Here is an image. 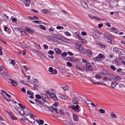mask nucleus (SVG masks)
I'll list each match as a JSON object with an SVG mask.
<instances>
[{
  "label": "nucleus",
  "instance_id": "obj_51",
  "mask_svg": "<svg viewBox=\"0 0 125 125\" xmlns=\"http://www.w3.org/2000/svg\"><path fill=\"white\" fill-rule=\"evenodd\" d=\"M102 73L103 75H109L110 74L109 73H107L105 71L102 72Z\"/></svg>",
  "mask_w": 125,
  "mask_h": 125
},
{
  "label": "nucleus",
  "instance_id": "obj_33",
  "mask_svg": "<svg viewBox=\"0 0 125 125\" xmlns=\"http://www.w3.org/2000/svg\"><path fill=\"white\" fill-rule=\"evenodd\" d=\"M95 77L97 79H99L101 78V76L99 74H96L95 75Z\"/></svg>",
  "mask_w": 125,
  "mask_h": 125
},
{
  "label": "nucleus",
  "instance_id": "obj_42",
  "mask_svg": "<svg viewBox=\"0 0 125 125\" xmlns=\"http://www.w3.org/2000/svg\"><path fill=\"white\" fill-rule=\"evenodd\" d=\"M56 28L58 30H63V27L61 26H57L56 27Z\"/></svg>",
  "mask_w": 125,
  "mask_h": 125
},
{
  "label": "nucleus",
  "instance_id": "obj_26",
  "mask_svg": "<svg viewBox=\"0 0 125 125\" xmlns=\"http://www.w3.org/2000/svg\"><path fill=\"white\" fill-rule=\"evenodd\" d=\"M61 40L62 41L67 43H68L69 41L67 39L65 38H64L63 37H62Z\"/></svg>",
  "mask_w": 125,
  "mask_h": 125
},
{
  "label": "nucleus",
  "instance_id": "obj_30",
  "mask_svg": "<svg viewBox=\"0 0 125 125\" xmlns=\"http://www.w3.org/2000/svg\"><path fill=\"white\" fill-rule=\"evenodd\" d=\"M110 115L113 118H115L117 117L116 115L112 113H111Z\"/></svg>",
  "mask_w": 125,
  "mask_h": 125
},
{
  "label": "nucleus",
  "instance_id": "obj_23",
  "mask_svg": "<svg viewBox=\"0 0 125 125\" xmlns=\"http://www.w3.org/2000/svg\"><path fill=\"white\" fill-rule=\"evenodd\" d=\"M34 116L31 117L28 121L32 123H34L35 122V120L34 118Z\"/></svg>",
  "mask_w": 125,
  "mask_h": 125
},
{
  "label": "nucleus",
  "instance_id": "obj_55",
  "mask_svg": "<svg viewBox=\"0 0 125 125\" xmlns=\"http://www.w3.org/2000/svg\"><path fill=\"white\" fill-rule=\"evenodd\" d=\"M111 68L113 71L115 70L116 68L115 67L114 65H112L110 66Z\"/></svg>",
  "mask_w": 125,
  "mask_h": 125
},
{
  "label": "nucleus",
  "instance_id": "obj_48",
  "mask_svg": "<svg viewBox=\"0 0 125 125\" xmlns=\"http://www.w3.org/2000/svg\"><path fill=\"white\" fill-rule=\"evenodd\" d=\"M67 55V53L66 52H63L61 54V56L62 57L66 56Z\"/></svg>",
  "mask_w": 125,
  "mask_h": 125
},
{
  "label": "nucleus",
  "instance_id": "obj_35",
  "mask_svg": "<svg viewBox=\"0 0 125 125\" xmlns=\"http://www.w3.org/2000/svg\"><path fill=\"white\" fill-rule=\"evenodd\" d=\"M58 114H60L61 115H64L65 114L63 112V110L62 109L60 110L59 111V112L58 113Z\"/></svg>",
  "mask_w": 125,
  "mask_h": 125
},
{
  "label": "nucleus",
  "instance_id": "obj_32",
  "mask_svg": "<svg viewBox=\"0 0 125 125\" xmlns=\"http://www.w3.org/2000/svg\"><path fill=\"white\" fill-rule=\"evenodd\" d=\"M18 105L20 106L21 108L22 109H25L26 108L25 107V106L23 105H22L21 104L19 103L18 104Z\"/></svg>",
  "mask_w": 125,
  "mask_h": 125
},
{
  "label": "nucleus",
  "instance_id": "obj_29",
  "mask_svg": "<svg viewBox=\"0 0 125 125\" xmlns=\"http://www.w3.org/2000/svg\"><path fill=\"white\" fill-rule=\"evenodd\" d=\"M93 59L94 60V61H99L102 60V59L100 57H98L94 58Z\"/></svg>",
  "mask_w": 125,
  "mask_h": 125
},
{
  "label": "nucleus",
  "instance_id": "obj_15",
  "mask_svg": "<svg viewBox=\"0 0 125 125\" xmlns=\"http://www.w3.org/2000/svg\"><path fill=\"white\" fill-rule=\"evenodd\" d=\"M80 2L82 6H83L84 8H86L87 7V5L83 0H81L80 1Z\"/></svg>",
  "mask_w": 125,
  "mask_h": 125
},
{
  "label": "nucleus",
  "instance_id": "obj_50",
  "mask_svg": "<svg viewBox=\"0 0 125 125\" xmlns=\"http://www.w3.org/2000/svg\"><path fill=\"white\" fill-rule=\"evenodd\" d=\"M39 27L41 29H42L43 30H46V28L45 27L43 26L42 25H40Z\"/></svg>",
  "mask_w": 125,
  "mask_h": 125
},
{
  "label": "nucleus",
  "instance_id": "obj_28",
  "mask_svg": "<svg viewBox=\"0 0 125 125\" xmlns=\"http://www.w3.org/2000/svg\"><path fill=\"white\" fill-rule=\"evenodd\" d=\"M73 119L74 120L76 121H78V117L76 115H73Z\"/></svg>",
  "mask_w": 125,
  "mask_h": 125
},
{
  "label": "nucleus",
  "instance_id": "obj_39",
  "mask_svg": "<svg viewBox=\"0 0 125 125\" xmlns=\"http://www.w3.org/2000/svg\"><path fill=\"white\" fill-rule=\"evenodd\" d=\"M39 82L38 80V79H33V83L37 84Z\"/></svg>",
  "mask_w": 125,
  "mask_h": 125
},
{
  "label": "nucleus",
  "instance_id": "obj_24",
  "mask_svg": "<svg viewBox=\"0 0 125 125\" xmlns=\"http://www.w3.org/2000/svg\"><path fill=\"white\" fill-rule=\"evenodd\" d=\"M54 51L55 52L59 54H61L62 53V52L60 51V50L58 48H55L54 49Z\"/></svg>",
  "mask_w": 125,
  "mask_h": 125
},
{
  "label": "nucleus",
  "instance_id": "obj_7",
  "mask_svg": "<svg viewBox=\"0 0 125 125\" xmlns=\"http://www.w3.org/2000/svg\"><path fill=\"white\" fill-rule=\"evenodd\" d=\"M24 116L27 120L28 121L32 117H34V115L32 114L31 115L26 114L25 115H24Z\"/></svg>",
  "mask_w": 125,
  "mask_h": 125
},
{
  "label": "nucleus",
  "instance_id": "obj_25",
  "mask_svg": "<svg viewBox=\"0 0 125 125\" xmlns=\"http://www.w3.org/2000/svg\"><path fill=\"white\" fill-rule=\"evenodd\" d=\"M25 110L26 112L28 113L26 114L32 115V112L26 108Z\"/></svg>",
  "mask_w": 125,
  "mask_h": 125
},
{
  "label": "nucleus",
  "instance_id": "obj_59",
  "mask_svg": "<svg viewBox=\"0 0 125 125\" xmlns=\"http://www.w3.org/2000/svg\"><path fill=\"white\" fill-rule=\"evenodd\" d=\"M67 64L68 66L69 67H71L72 66V63L70 62H68L67 63Z\"/></svg>",
  "mask_w": 125,
  "mask_h": 125
},
{
  "label": "nucleus",
  "instance_id": "obj_44",
  "mask_svg": "<svg viewBox=\"0 0 125 125\" xmlns=\"http://www.w3.org/2000/svg\"><path fill=\"white\" fill-rule=\"evenodd\" d=\"M75 34L76 36H77L78 39L80 40V39H81V37L76 32H75Z\"/></svg>",
  "mask_w": 125,
  "mask_h": 125
},
{
  "label": "nucleus",
  "instance_id": "obj_6",
  "mask_svg": "<svg viewBox=\"0 0 125 125\" xmlns=\"http://www.w3.org/2000/svg\"><path fill=\"white\" fill-rule=\"evenodd\" d=\"M83 45L82 44V42L79 41H77L75 43V48L76 49H78L80 47L82 46Z\"/></svg>",
  "mask_w": 125,
  "mask_h": 125
},
{
  "label": "nucleus",
  "instance_id": "obj_2",
  "mask_svg": "<svg viewBox=\"0 0 125 125\" xmlns=\"http://www.w3.org/2000/svg\"><path fill=\"white\" fill-rule=\"evenodd\" d=\"M3 70V68L2 67L0 66V74L4 77H5L6 76L9 77V75L7 73L6 71H3V73L1 72Z\"/></svg>",
  "mask_w": 125,
  "mask_h": 125
},
{
  "label": "nucleus",
  "instance_id": "obj_53",
  "mask_svg": "<svg viewBox=\"0 0 125 125\" xmlns=\"http://www.w3.org/2000/svg\"><path fill=\"white\" fill-rule=\"evenodd\" d=\"M64 34L65 35L68 36H70L71 35V34L67 31L65 32Z\"/></svg>",
  "mask_w": 125,
  "mask_h": 125
},
{
  "label": "nucleus",
  "instance_id": "obj_11",
  "mask_svg": "<svg viewBox=\"0 0 125 125\" xmlns=\"http://www.w3.org/2000/svg\"><path fill=\"white\" fill-rule=\"evenodd\" d=\"M77 49L81 52L83 53H84L85 50V49L82 46L80 47L78 49Z\"/></svg>",
  "mask_w": 125,
  "mask_h": 125
},
{
  "label": "nucleus",
  "instance_id": "obj_14",
  "mask_svg": "<svg viewBox=\"0 0 125 125\" xmlns=\"http://www.w3.org/2000/svg\"><path fill=\"white\" fill-rule=\"evenodd\" d=\"M118 84V83L115 82H112L111 83V87L114 88Z\"/></svg>",
  "mask_w": 125,
  "mask_h": 125
},
{
  "label": "nucleus",
  "instance_id": "obj_46",
  "mask_svg": "<svg viewBox=\"0 0 125 125\" xmlns=\"http://www.w3.org/2000/svg\"><path fill=\"white\" fill-rule=\"evenodd\" d=\"M121 79V78L119 76H116L115 80V81H120Z\"/></svg>",
  "mask_w": 125,
  "mask_h": 125
},
{
  "label": "nucleus",
  "instance_id": "obj_58",
  "mask_svg": "<svg viewBox=\"0 0 125 125\" xmlns=\"http://www.w3.org/2000/svg\"><path fill=\"white\" fill-rule=\"evenodd\" d=\"M42 12L44 13L45 14L48 13V11L45 9H44L43 10Z\"/></svg>",
  "mask_w": 125,
  "mask_h": 125
},
{
  "label": "nucleus",
  "instance_id": "obj_10",
  "mask_svg": "<svg viewBox=\"0 0 125 125\" xmlns=\"http://www.w3.org/2000/svg\"><path fill=\"white\" fill-rule=\"evenodd\" d=\"M50 96L51 98L52 99L56 101L58 100V99L56 96L54 94L51 93Z\"/></svg>",
  "mask_w": 125,
  "mask_h": 125
},
{
  "label": "nucleus",
  "instance_id": "obj_5",
  "mask_svg": "<svg viewBox=\"0 0 125 125\" xmlns=\"http://www.w3.org/2000/svg\"><path fill=\"white\" fill-rule=\"evenodd\" d=\"M49 71L51 72L52 74H56L57 73V71L55 69H53L52 67H50L49 68Z\"/></svg>",
  "mask_w": 125,
  "mask_h": 125
},
{
  "label": "nucleus",
  "instance_id": "obj_61",
  "mask_svg": "<svg viewBox=\"0 0 125 125\" xmlns=\"http://www.w3.org/2000/svg\"><path fill=\"white\" fill-rule=\"evenodd\" d=\"M47 96L45 95L44 94H42L41 95V98H47Z\"/></svg>",
  "mask_w": 125,
  "mask_h": 125
},
{
  "label": "nucleus",
  "instance_id": "obj_64",
  "mask_svg": "<svg viewBox=\"0 0 125 125\" xmlns=\"http://www.w3.org/2000/svg\"><path fill=\"white\" fill-rule=\"evenodd\" d=\"M70 60L72 62H74L75 61V59L74 58H70Z\"/></svg>",
  "mask_w": 125,
  "mask_h": 125
},
{
  "label": "nucleus",
  "instance_id": "obj_57",
  "mask_svg": "<svg viewBox=\"0 0 125 125\" xmlns=\"http://www.w3.org/2000/svg\"><path fill=\"white\" fill-rule=\"evenodd\" d=\"M119 87L120 88H122L123 87H124L125 86L123 84L120 83L119 85Z\"/></svg>",
  "mask_w": 125,
  "mask_h": 125
},
{
  "label": "nucleus",
  "instance_id": "obj_31",
  "mask_svg": "<svg viewBox=\"0 0 125 125\" xmlns=\"http://www.w3.org/2000/svg\"><path fill=\"white\" fill-rule=\"evenodd\" d=\"M98 57L101 58H102L103 59H104L105 58L104 56L102 54L99 53L98 55Z\"/></svg>",
  "mask_w": 125,
  "mask_h": 125
},
{
  "label": "nucleus",
  "instance_id": "obj_45",
  "mask_svg": "<svg viewBox=\"0 0 125 125\" xmlns=\"http://www.w3.org/2000/svg\"><path fill=\"white\" fill-rule=\"evenodd\" d=\"M80 40H81L82 41V42L84 44L86 43L87 42V41L86 40L84 39H82V38L81 39H80Z\"/></svg>",
  "mask_w": 125,
  "mask_h": 125
},
{
  "label": "nucleus",
  "instance_id": "obj_21",
  "mask_svg": "<svg viewBox=\"0 0 125 125\" xmlns=\"http://www.w3.org/2000/svg\"><path fill=\"white\" fill-rule=\"evenodd\" d=\"M53 35H55L57 40H61L62 36L58 34H53Z\"/></svg>",
  "mask_w": 125,
  "mask_h": 125
},
{
  "label": "nucleus",
  "instance_id": "obj_36",
  "mask_svg": "<svg viewBox=\"0 0 125 125\" xmlns=\"http://www.w3.org/2000/svg\"><path fill=\"white\" fill-rule=\"evenodd\" d=\"M11 83L12 85L14 86H16L17 85V83L14 80L13 82H11Z\"/></svg>",
  "mask_w": 125,
  "mask_h": 125
},
{
  "label": "nucleus",
  "instance_id": "obj_34",
  "mask_svg": "<svg viewBox=\"0 0 125 125\" xmlns=\"http://www.w3.org/2000/svg\"><path fill=\"white\" fill-rule=\"evenodd\" d=\"M38 56L41 57V58H43L44 57V55L41 52H40Z\"/></svg>",
  "mask_w": 125,
  "mask_h": 125
},
{
  "label": "nucleus",
  "instance_id": "obj_56",
  "mask_svg": "<svg viewBox=\"0 0 125 125\" xmlns=\"http://www.w3.org/2000/svg\"><path fill=\"white\" fill-rule=\"evenodd\" d=\"M15 61L13 60H12L10 62V63L13 65L15 64Z\"/></svg>",
  "mask_w": 125,
  "mask_h": 125
},
{
  "label": "nucleus",
  "instance_id": "obj_43",
  "mask_svg": "<svg viewBox=\"0 0 125 125\" xmlns=\"http://www.w3.org/2000/svg\"><path fill=\"white\" fill-rule=\"evenodd\" d=\"M33 87L36 90H38L39 89V87L36 85H33Z\"/></svg>",
  "mask_w": 125,
  "mask_h": 125
},
{
  "label": "nucleus",
  "instance_id": "obj_22",
  "mask_svg": "<svg viewBox=\"0 0 125 125\" xmlns=\"http://www.w3.org/2000/svg\"><path fill=\"white\" fill-rule=\"evenodd\" d=\"M35 103L38 104V105H42V103L41 101L38 100V99H36L35 100Z\"/></svg>",
  "mask_w": 125,
  "mask_h": 125
},
{
  "label": "nucleus",
  "instance_id": "obj_40",
  "mask_svg": "<svg viewBox=\"0 0 125 125\" xmlns=\"http://www.w3.org/2000/svg\"><path fill=\"white\" fill-rule=\"evenodd\" d=\"M69 87V86L66 85L65 87H62L61 88L64 91H66L68 89Z\"/></svg>",
  "mask_w": 125,
  "mask_h": 125
},
{
  "label": "nucleus",
  "instance_id": "obj_1",
  "mask_svg": "<svg viewBox=\"0 0 125 125\" xmlns=\"http://www.w3.org/2000/svg\"><path fill=\"white\" fill-rule=\"evenodd\" d=\"M113 50L114 52L118 53L119 55H123V53L125 52L124 50L117 47L114 48Z\"/></svg>",
  "mask_w": 125,
  "mask_h": 125
},
{
  "label": "nucleus",
  "instance_id": "obj_12",
  "mask_svg": "<svg viewBox=\"0 0 125 125\" xmlns=\"http://www.w3.org/2000/svg\"><path fill=\"white\" fill-rule=\"evenodd\" d=\"M23 3L26 6H28L30 5V1L29 0H24Z\"/></svg>",
  "mask_w": 125,
  "mask_h": 125
},
{
  "label": "nucleus",
  "instance_id": "obj_9",
  "mask_svg": "<svg viewBox=\"0 0 125 125\" xmlns=\"http://www.w3.org/2000/svg\"><path fill=\"white\" fill-rule=\"evenodd\" d=\"M27 93L28 95H31L30 96V98L32 99L33 98L34 93L31 91L29 90L27 91Z\"/></svg>",
  "mask_w": 125,
  "mask_h": 125
},
{
  "label": "nucleus",
  "instance_id": "obj_16",
  "mask_svg": "<svg viewBox=\"0 0 125 125\" xmlns=\"http://www.w3.org/2000/svg\"><path fill=\"white\" fill-rule=\"evenodd\" d=\"M72 108L73 110H78L79 108V106L78 104H76V106L73 105L72 106Z\"/></svg>",
  "mask_w": 125,
  "mask_h": 125
},
{
  "label": "nucleus",
  "instance_id": "obj_13",
  "mask_svg": "<svg viewBox=\"0 0 125 125\" xmlns=\"http://www.w3.org/2000/svg\"><path fill=\"white\" fill-rule=\"evenodd\" d=\"M78 101L79 100L77 97H74L73 99L72 102L74 104H77L78 103Z\"/></svg>",
  "mask_w": 125,
  "mask_h": 125
},
{
  "label": "nucleus",
  "instance_id": "obj_3",
  "mask_svg": "<svg viewBox=\"0 0 125 125\" xmlns=\"http://www.w3.org/2000/svg\"><path fill=\"white\" fill-rule=\"evenodd\" d=\"M86 69L91 71L93 70V69L91 65V63L89 62H87L86 64Z\"/></svg>",
  "mask_w": 125,
  "mask_h": 125
},
{
  "label": "nucleus",
  "instance_id": "obj_37",
  "mask_svg": "<svg viewBox=\"0 0 125 125\" xmlns=\"http://www.w3.org/2000/svg\"><path fill=\"white\" fill-rule=\"evenodd\" d=\"M110 28L112 30H115V31L114 32L116 33L117 34L118 33V31L117 29H115V28L113 27H111Z\"/></svg>",
  "mask_w": 125,
  "mask_h": 125
},
{
  "label": "nucleus",
  "instance_id": "obj_18",
  "mask_svg": "<svg viewBox=\"0 0 125 125\" xmlns=\"http://www.w3.org/2000/svg\"><path fill=\"white\" fill-rule=\"evenodd\" d=\"M25 29L27 32L29 33H32L34 32L32 30L28 27H26Z\"/></svg>",
  "mask_w": 125,
  "mask_h": 125
},
{
  "label": "nucleus",
  "instance_id": "obj_38",
  "mask_svg": "<svg viewBox=\"0 0 125 125\" xmlns=\"http://www.w3.org/2000/svg\"><path fill=\"white\" fill-rule=\"evenodd\" d=\"M52 40L53 41L56 42L57 40L55 36L52 35Z\"/></svg>",
  "mask_w": 125,
  "mask_h": 125
},
{
  "label": "nucleus",
  "instance_id": "obj_4",
  "mask_svg": "<svg viewBox=\"0 0 125 125\" xmlns=\"http://www.w3.org/2000/svg\"><path fill=\"white\" fill-rule=\"evenodd\" d=\"M50 109V111H51L53 114L55 115L56 114H58V112L57 111V109L55 107H51Z\"/></svg>",
  "mask_w": 125,
  "mask_h": 125
},
{
  "label": "nucleus",
  "instance_id": "obj_27",
  "mask_svg": "<svg viewBox=\"0 0 125 125\" xmlns=\"http://www.w3.org/2000/svg\"><path fill=\"white\" fill-rule=\"evenodd\" d=\"M21 115H23L24 116V115H25L26 113L23 110H21V111H19V112Z\"/></svg>",
  "mask_w": 125,
  "mask_h": 125
},
{
  "label": "nucleus",
  "instance_id": "obj_8",
  "mask_svg": "<svg viewBox=\"0 0 125 125\" xmlns=\"http://www.w3.org/2000/svg\"><path fill=\"white\" fill-rule=\"evenodd\" d=\"M86 54L89 57L93 55V53L89 49H87L86 51Z\"/></svg>",
  "mask_w": 125,
  "mask_h": 125
},
{
  "label": "nucleus",
  "instance_id": "obj_41",
  "mask_svg": "<svg viewBox=\"0 0 125 125\" xmlns=\"http://www.w3.org/2000/svg\"><path fill=\"white\" fill-rule=\"evenodd\" d=\"M104 37L106 38L107 39H108L110 35H109L107 33H104Z\"/></svg>",
  "mask_w": 125,
  "mask_h": 125
},
{
  "label": "nucleus",
  "instance_id": "obj_17",
  "mask_svg": "<svg viewBox=\"0 0 125 125\" xmlns=\"http://www.w3.org/2000/svg\"><path fill=\"white\" fill-rule=\"evenodd\" d=\"M90 81L91 82H92V83H93L94 84H97L98 85H104L105 86H106V85L105 84H104V83H95V82H93V80H92V79H91L90 80Z\"/></svg>",
  "mask_w": 125,
  "mask_h": 125
},
{
  "label": "nucleus",
  "instance_id": "obj_62",
  "mask_svg": "<svg viewBox=\"0 0 125 125\" xmlns=\"http://www.w3.org/2000/svg\"><path fill=\"white\" fill-rule=\"evenodd\" d=\"M48 53L50 54H52L54 53V52L52 51H49L48 52Z\"/></svg>",
  "mask_w": 125,
  "mask_h": 125
},
{
  "label": "nucleus",
  "instance_id": "obj_47",
  "mask_svg": "<svg viewBox=\"0 0 125 125\" xmlns=\"http://www.w3.org/2000/svg\"><path fill=\"white\" fill-rule=\"evenodd\" d=\"M9 115H10V117H11V118L12 119L14 120L15 119V117L13 116V115L12 113L10 112V113L9 114Z\"/></svg>",
  "mask_w": 125,
  "mask_h": 125
},
{
  "label": "nucleus",
  "instance_id": "obj_52",
  "mask_svg": "<svg viewBox=\"0 0 125 125\" xmlns=\"http://www.w3.org/2000/svg\"><path fill=\"white\" fill-rule=\"evenodd\" d=\"M35 97L36 98L38 99H40L41 98V96L39 94H37L35 95Z\"/></svg>",
  "mask_w": 125,
  "mask_h": 125
},
{
  "label": "nucleus",
  "instance_id": "obj_19",
  "mask_svg": "<svg viewBox=\"0 0 125 125\" xmlns=\"http://www.w3.org/2000/svg\"><path fill=\"white\" fill-rule=\"evenodd\" d=\"M81 100H83L84 99V98H83V99L81 98ZM84 102L85 104H90V103L91 102V101L89 100H88L87 99H86V100H85V99L84 100Z\"/></svg>",
  "mask_w": 125,
  "mask_h": 125
},
{
  "label": "nucleus",
  "instance_id": "obj_49",
  "mask_svg": "<svg viewBox=\"0 0 125 125\" xmlns=\"http://www.w3.org/2000/svg\"><path fill=\"white\" fill-rule=\"evenodd\" d=\"M3 19L5 20H8V17L6 15L3 14Z\"/></svg>",
  "mask_w": 125,
  "mask_h": 125
},
{
  "label": "nucleus",
  "instance_id": "obj_63",
  "mask_svg": "<svg viewBox=\"0 0 125 125\" xmlns=\"http://www.w3.org/2000/svg\"><path fill=\"white\" fill-rule=\"evenodd\" d=\"M108 42L110 43H112L113 42V41L109 39L108 38Z\"/></svg>",
  "mask_w": 125,
  "mask_h": 125
},
{
  "label": "nucleus",
  "instance_id": "obj_60",
  "mask_svg": "<svg viewBox=\"0 0 125 125\" xmlns=\"http://www.w3.org/2000/svg\"><path fill=\"white\" fill-rule=\"evenodd\" d=\"M23 67L24 69H26V71H27L28 70H29L30 69L29 67L27 68L26 66L25 65L23 66Z\"/></svg>",
  "mask_w": 125,
  "mask_h": 125
},
{
  "label": "nucleus",
  "instance_id": "obj_20",
  "mask_svg": "<svg viewBox=\"0 0 125 125\" xmlns=\"http://www.w3.org/2000/svg\"><path fill=\"white\" fill-rule=\"evenodd\" d=\"M36 121L39 125H42L44 123V121L42 120L39 119L36 120Z\"/></svg>",
  "mask_w": 125,
  "mask_h": 125
},
{
  "label": "nucleus",
  "instance_id": "obj_54",
  "mask_svg": "<svg viewBox=\"0 0 125 125\" xmlns=\"http://www.w3.org/2000/svg\"><path fill=\"white\" fill-rule=\"evenodd\" d=\"M99 111L101 113L104 114L105 113V111L103 109H100Z\"/></svg>",
  "mask_w": 125,
  "mask_h": 125
}]
</instances>
